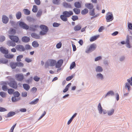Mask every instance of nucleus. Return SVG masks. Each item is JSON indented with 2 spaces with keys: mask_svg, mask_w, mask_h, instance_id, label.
Segmentation results:
<instances>
[{
  "mask_svg": "<svg viewBox=\"0 0 132 132\" xmlns=\"http://www.w3.org/2000/svg\"><path fill=\"white\" fill-rule=\"evenodd\" d=\"M63 5L64 7L66 8H71L72 6L70 3H68L66 2H64L63 3Z\"/></svg>",
  "mask_w": 132,
  "mask_h": 132,
  "instance_id": "2eb2a0df",
  "label": "nucleus"
},
{
  "mask_svg": "<svg viewBox=\"0 0 132 132\" xmlns=\"http://www.w3.org/2000/svg\"><path fill=\"white\" fill-rule=\"evenodd\" d=\"M19 24L20 26L26 29H28L29 28V27L23 22H20Z\"/></svg>",
  "mask_w": 132,
  "mask_h": 132,
  "instance_id": "9d476101",
  "label": "nucleus"
},
{
  "mask_svg": "<svg viewBox=\"0 0 132 132\" xmlns=\"http://www.w3.org/2000/svg\"><path fill=\"white\" fill-rule=\"evenodd\" d=\"M32 46L34 47H38L39 46V44L36 41H34L32 43Z\"/></svg>",
  "mask_w": 132,
  "mask_h": 132,
  "instance_id": "473e14b6",
  "label": "nucleus"
},
{
  "mask_svg": "<svg viewBox=\"0 0 132 132\" xmlns=\"http://www.w3.org/2000/svg\"><path fill=\"white\" fill-rule=\"evenodd\" d=\"M0 51L1 53L4 54L5 55L9 53L8 50L3 47H1L0 48Z\"/></svg>",
  "mask_w": 132,
  "mask_h": 132,
  "instance_id": "9b49d317",
  "label": "nucleus"
},
{
  "mask_svg": "<svg viewBox=\"0 0 132 132\" xmlns=\"http://www.w3.org/2000/svg\"><path fill=\"white\" fill-rule=\"evenodd\" d=\"M32 80V77H31L28 79L26 80V82L29 84L30 82H31Z\"/></svg>",
  "mask_w": 132,
  "mask_h": 132,
  "instance_id": "09e8293b",
  "label": "nucleus"
},
{
  "mask_svg": "<svg viewBox=\"0 0 132 132\" xmlns=\"http://www.w3.org/2000/svg\"><path fill=\"white\" fill-rule=\"evenodd\" d=\"M22 40L23 42L27 43L29 41L30 38H29L28 37L24 36L22 37Z\"/></svg>",
  "mask_w": 132,
  "mask_h": 132,
  "instance_id": "aec40b11",
  "label": "nucleus"
},
{
  "mask_svg": "<svg viewBox=\"0 0 132 132\" xmlns=\"http://www.w3.org/2000/svg\"><path fill=\"white\" fill-rule=\"evenodd\" d=\"M96 71L97 72H102L103 71V69L101 67L98 66L96 68Z\"/></svg>",
  "mask_w": 132,
  "mask_h": 132,
  "instance_id": "e433bc0d",
  "label": "nucleus"
},
{
  "mask_svg": "<svg viewBox=\"0 0 132 132\" xmlns=\"http://www.w3.org/2000/svg\"><path fill=\"white\" fill-rule=\"evenodd\" d=\"M71 83H69L66 86L65 88L63 90V92L65 93L67 92L69 89V87L70 86H71Z\"/></svg>",
  "mask_w": 132,
  "mask_h": 132,
  "instance_id": "cd10ccee",
  "label": "nucleus"
},
{
  "mask_svg": "<svg viewBox=\"0 0 132 132\" xmlns=\"http://www.w3.org/2000/svg\"><path fill=\"white\" fill-rule=\"evenodd\" d=\"M14 96L16 97H18L20 95V93L18 91L15 92L13 93Z\"/></svg>",
  "mask_w": 132,
  "mask_h": 132,
  "instance_id": "c03bdc74",
  "label": "nucleus"
},
{
  "mask_svg": "<svg viewBox=\"0 0 132 132\" xmlns=\"http://www.w3.org/2000/svg\"><path fill=\"white\" fill-rule=\"evenodd\" d=\"M62 44L61 42H59V43H57L56 45V47L57 48H60Z\"/></svg>",
  "mask_w": 132,
  "mask_h": 132,
  "instance_id": "e2e57ef3",
  "label": "nucleus"
},
{
  "mask_svg": "<svg viewBox=\"0 0 132 132\" xmlns=\"http://www.w3.org/2000/svg\"><path fill=\"white\" fill-rule=\"evenodd\" d=\"M97 76L98 78H100L101 79H102L103 78V76L101 73L97 74Z\"/></svg>",
  "mask_w": 132,
  "mask_h": 132,
  "instance_id": "5fc2aeb1",
  "label": "nucleus"
},
{
  "mask_svg": "<svg viewBox=\"0 0 132 132\" xmlns=\"http://www.w3.org/2000/svg\"><path fill=\"white\" fill-rule=\"evenodd\" d=\"M40 27L42 30L40 32L39 34L41 35H46L48 30V27L44 25H40Z\"/></svg>",
  "mask_w": 132,
  "mask_h": 132,
  "instance_id": "f257e3e1",
  "label": "nucleus"
},
{
  "mask_svg": "<svg viewBox=\"0 0 132 132\" xmlns=\"http://www.w3.org/2000/svg\"><path fill=\"white\" fill-rule=\"evenodd\" d=\"M16 49L20 51H24L25 50L24 46L21 45H18L15 47Z\"/></svg>",
  "mask_w": 132,
  "mask_h": 132,
  "instance_id": "0eeeda50",
  "label": "nucleus"
},
{
  "mask_svg": "<svg viewBox=\"0 0 132 132\" xmlns=\"http://www.w3.org/2000/svg\"><path fill=\"white\" fill-rule=\"evenodd\" d=\"M14 56V55L13 54H7L4 55V57L8 59H12Z\"/></svg>",
  "mask_w": 132,
  "mask_h": 132,
  "instance_id": "2f4dec72",
  "label": "nucleus"
},
{
  "mask_svg": "<svg viewBox=\"0 0 132 132\" xmlns=\"http://www.w3.org/2000/svg\"><path fill=\"white\" fill-rule=\"evenodd\" d=\"M10 65L12 69H14L17 66V63L11 62L10 63Z\"/></svg>",
  "mask_w": 132,
  "mask_h": 132,
  "instance_id": "b1692460",
  "label": "nucleus"
},
{
  "mask_svg": "<svg viewBox=\"0 0 132 132\" xmlns=\"http://www.w3.org/2000/svg\"><path fill=\"white\" fill-rule=\"evenodd\" d=\"M2 21L5 24L7 23L9 21V18L6 15H3L2 17Z\"/></svg>",
  "mask_w": 132,
  "mask_h": 132,
  "instance_id": "f8f14e48",
  "label": "nucleus"
},
{
  "mask_svg": "<svg viewBox=\"0 0 132 132\" xmlns=\"http://www.w3.org/2000/svg\"><path fill=\"white\" fill-rule=\"evenodd\" d=\"M0 95L2 97H6V93L3 92H0Z\"/></svg>",
  "mask_w": 132,
  "mask_h": 132,
  "instance_id": "a18cd8bd",
  "label": "nucleus"
},
{
  "mask_svg": "<svg viewBox=\"0 0 132 132\" xmlns=\"http://www.w3.org/2000/svg\"><path fill=\"white\" fill-rule=\"evenodd\" d=\"M76 64L75 62H73L71 64L70 67V69L71 70L73 69L74 67L75 66Z\"/></svg>",
  "mask_w": 132,
  "mask_h": 132,
  "instance_id": "603ef678",
  "label": "nucleus"
},
{
  "mask_svg": "<svg viewBox=\"0 0 132 132\" xmlns=\"http://www.w3.org/2000/svg\"><path fill=\"white\" fill-rule=\"evenodd\" d=\"M23 11L24 14L27 15H29L30 14V11L27 9H24Z\"/></svg>",
  "mask_w": 132,
  "mask_h": 132,
  "instance_id": "79ce46f5",
  "label": "nucleus"
},
{
  "mask_svg": "<svg viewBox=\"0 0 132 132\" xmlns=\"http://www.w3.org/2000/svg\"><path fill=\"white\" fill-rule=\"evenodd\" d=\"M16 125V123H15L14 125L11 128L9 132H13L14 129Z\"/></svg>",
  "mask_w": 132,
  "mask_h": 132,
  "instance_id": "3c124183",
  "label": "nucleus"
},
{
  "mask_svg": "<svg viewBox=\"0 0 132 132\" xmlns=\"http://www.w3.org/2000/svg\"><path fill=\"white\" fill-rule=\"evenodd\" d=\"M5 39V37L3 36H1L0 37V41L1 42L4 41Z\"/></svg>",
  "mask_w": 132,
  "mask_h": 132,
  "instance_id": "774afa93",
  "label": "nucleus"
},
{
  "mask_svg": "<svg viewBox=\"0 0 132 132\" xmlns=\"http://www.w3.org/2000/svg\"><path fill=\"white\" fill-rule=\"evenodd\" d=\"M72 19L73 21H75L78 20V17L76 15H73L72 18Z\"/></svg>",
  "mask_w": 132,
  "mask_h": 132,
  "instance_id": "6e6d98bb",
  "label": "nucleus"
},
{
  "mask_svg": "<svg viewBox=\"0 0 132 132\" xmlns=\"http://www.w3.org/2000/svg\"><path fill=\"white\" fill-rule=\"evenodd\" d=\"M127 81L128 83H129L131 86H132V76L131 78L128 79Z\"/></svg>",
  "mask_w": 132,
  "mask_h": 132,
  "instance_id": "052dcab7",
  "label": "nucleus"
},
{
  "mask_svg": "<svg viewBox=\"0 0 132 132\" xmlns=\"http://www.w3.org/2000/svg\"><path fill=\"white\" fill-rule=\"evenodd\" d=\"M16 33L15 30L12 28L10 29L9 31H8V33L10 35H14Z\"/></svg>",
  "mask_w": 132,
  "mask_h": 132,
  "instance_id": "5701e85b",
  "label": "nucleus"
},
{
  "mask_svg": "<svg viewBox=\"0 0 132 132\" xmlns=\"http://www.w3.org/2000/svg\"><path fill=\"white\" fill-rule=\"evenodd\" d=\"M63 61L62 59H60L58 60L55 64V67L56 68L60 67L62 64Z\"/></svg>",
  "mask_w": 132,
  "mask_h": 132,
  "instance_id": "1a4fd4ad",
  "label": "nucleus"
},
{
  "mask_svg": "<svg viewBox=\"0 0 132 132\" xmlns=\"http://www.w3.org/2000/svg\"><path fill=\"white\" fill-rule=\"evenodd\" d=\"M88 11L87 9H85L84 10L82 11L81 12V14L83 15L85 14L88 13Z\"/></svg>",
  "mask_w": 132,
  "mask_h": 132,
  "instance_id": "58836bf2",
  "label": "nucleus"
},
{
  "mask_svg": "<svg viewBox=\"0 0 132 132\" xmlns=\"http://www.w3.org/2000/svg\"><path fill=\"white\" fill-rule=\"evenodd\" d=\"M7 44L9 46H15L16 44L15 42L11 40H9L7 42Z\"/></svg>",
  "mask_w": 132,
  "mask_h": 132,
  "instance_id": "4468645a",
  "label": "nucleus"
},
{
  "mask_svg": "<svg viewBox=\"0 0 132 132\" xmlns=\"http://www.w3.org/2000/svg\"><path fill=\"white\" fill-rule=\"evenodd\" d=\"M40 79V78L38 77L37 76H35L34 77V79L36 81H38Z\"/></svg>",
  "mask_w": 132,
  "mask_h": 132,
  "instance_id": "bf43d9fd",
  "label": "nucleus"
},
{
  "mask_svg": "<svg viewBox=\"0 0 132 132\" xmlns=\"http://www.w3.org/2000/svg\"><path fill=\"white\" fill-rule=\"evenodd\" d=\"M2 84L3 85L2 86V89L4 91H6L7 89V82H3Z\"/></svg>",
  "mask_w": 132,
  "mask_h": 132,
  "instance_id": "dca6fc26",
  "label": "nucleus"
},
{
  "mask_svg": "<svg viewBox=\"0 0 132 132\" xmlns=\"http://www.w3.org/2000/svg\"><path fill=\"white\" fill-rule=\"evenodd\" d=\"M67 17L65 15L63 14L60 16V18L61 19L64 21H66L68 19Z\"/></svg>",
  "mask_w": 132,
  "mask_h": 132,
  "instance_id": "bb28decb",
  "label": "nucleus"
},
{
  "mask_svg": "<svg viewBox=\"0 0 132 132\" xmlns=\"http://www.w3.org/2000/svg\"><path fill=\"white\" fill-rule=\"evenodd\" d=\"M50 66V65L48 61H47L45 63V68H48Z\"/></svg>",
  "mask_w": 132,
  "mask_h": 132,
  "instance_id": "69168bd1",
  "label": "nucleus"
},
{
  "mask_svg": "<svg viewBox=\"0 0 132 132\" xmlns=\"http://www.w3.org/2000/svg\"><path fill=\"white\" fill-rule=\"evenodd\" d=\"M39 101V99L38 98H36L35 100L31 101L30 103V104L32 105L35 104L37 103Z\"/></svg>",
  "mask_w": 132,
  "mask_h": 132,
  "instance_id": "c85d7f7f",
  "label": "nucleus"
},
{
  "mask_svg": "<svg viewBox=\"0 0 132 132\" xmlns=\"http://www.w3.org/2000/svg\"><path fill=\"white\" fill-rule=\"evenodd\" d=\"M16 16L17 19H20L21 16V13L20 12H18L16 14Z\"/></svg>",
  "mask_w": 132,
  "mask_h": 132,
  "instance_id": "c9c22d12",
  "label": "nucleus"
},
{
  "mask_svg": "<svg viewBox=\"0 0 132 132\" xmlns=\"http://www.w3.org/2000/svg\"><path fill=\"white\" fill-rule=\"evenodd\" d=\"M96 47V45L95 44H91L89 47L87 48L86 50V52L87 53H89L95 50Z\"/></svg>",
  "mask_w": 132,
  "mask_h": 132,
  "instance_id": "f03ea898",
  "label": "nucleus"
},
{
  "mask_svg": "<svg viewBox=\"0 0 132 132\" xmlns=\"http://www.w3.org/2000/svg\"><path fill=\"white\" fill-rule=\"evenodd\" d=\"M8 62V60L5 59H0V63L6 64Z\"/></svg>",
  "mask_w": 132,
  "mask_h": 132,
  "instance_id": "c756f323",
  "label": "nucleus"
},
{
  "mask_svg": "<svg viewBox=\"0 0 132 132\" xmlns=\"http://www.w3.org/2000/svg\"><path fill=\"white\" fill-rule=\"evenodd\" d=\"M85 6L86 7L90 9H92L94 7L93 5L90 3H86L85 4Z\"/></svg>",
  "mask_w": 132,
  "mask_h": 132,
  "instance_id": "f3484780",
  "label": "nucleus"
},
{
  "mask_svg": "<svg viewBox=\"0 0 132 132\" xmlns=\"http://www.w3.org/2000/svg\"><path fill=\"white\" fill-rule=\"evenodd\" d=\"M16 97H13L12 98V101L13 102H16L19 100L20 99L19 98H16Z\"/></svg>",
  "mask_w": 132,
  "mask_h": 132,
  "instance_id": "49530a36",
  "label": "nucleus"
},
{
  "mask_svg": "<svg viewBox=\"0 0 132 132\" xmlns=\"http://www.w3.org/2000/svg\"><path fill=\"white\" fill-rule=\"evenodd\" d=\"M38 11L37 7L36 5H34L33 6L32 11L34 12H36Z\"/></svg>",
  "mask_w": 132,
  "mask_h": 132,
  "instance_id": "ea45409f",
  "label": "nucleus"
},
{
  "mask_svg": "<svg viewBox=\"0 0 132 132\" xmlns=\"http://www.w3.org/2000/svg\"><path fill=\"white\" fill-rule=\"evenodd\" d=\"M17 65L19 67H23L24 66V64L20 62L17 63Z\"/></svg>",
  "mask_w": 132,
  "mask_h": 132,
  "instance_id": "8fccbe9b",
  "label": "nucleus"
},
{
  "mask_svg": "<svg viewBox=\"0 0 132 132\" xmlns=\"http://www.w3.org/2000/svg\"><path fill=\"white\" fill-rule=\"evenodd\" d=\"M63 14L65 15L67 17H69L73 14V12L72 11H64L63 12Z\"/></svg>",
  "mask_w": 132,
  "mask_h": 132,
  "instance_id": "6e6552de",
  "label": "nucleus"
},
{
  "mask_svg": "<svg viewBox=\"0 0 132 132\" xmlns=\"http://www.w3.org/2000/svg\"><path fill=\"white\" fill-rule=\"evenodd\" d=\"M31 36L32 38L36 39H39L40 38L39 35L35 33H32L31 34Z\"/></svg>",
  "mask_w": 132,
  "mask_h": 132,
  "instance_id": "a211bd4d",
  "label": "nucleus"
},
{
  "mask_svg": "<svg viewBox=\"0 0 132 132\" xmlns=\"http://www.w3.org/2000/svg\"><path fill=\"white\" fill-rule=\"evenodd\" d=\"M125 87L128 88V91H129L130 90V87L128 83H126Z\"/></svg>",
  "mask_w": 132,
  "mask_h": 132,
  "instance_id": "864d4df0",
  "label": "nucleus"
},
{
  "mask_svg": "<svg viewBox=\"0 0 132 132\" xmlns=\"http://www.w3.org/2000/svg\"><path fill=\"white\" fill-rule=\"evenodd\" d=\"M60 24L56 22H54L53 24V26L54 27H57L59 26Z\"/></svg>",
  "mask_w": 132,
  "mask_h": 132,
  "instance_id": "680f3d73",
  "label": "nucleus"
},
{
  "mask_svg": "<svg viewBox=\"0 0 132 132\" xmlns=\"http://www.w3.org/2000/svg\"><path fill=\"white\" fill-rule=\"evenodd\" d=\"M50 64V66H54L56 63V61L54 60L50 59L48 60Z\"/></svg>",
  "mask_w": 132,
  "mask_h": 132,
  "instance_id": "ddd939ff",
  "label": "nucleus"
},
{
  "mask_svg": "<svg viewBox=\"0 0 132 132\" xmlns=\"http://www.w3.org/2000/svg\"><path fill=\"white\" fill-rule=\"evenodd\" d=\"M60 0H53V3L55 4L58 5L60 3Z\"/></svg>",
  "mask_w": 132,
  "mask_h": 132,
  "instance_id": "4d7b16f0",
  "label": "nucleus"
},
{
  "mask_svg": "<svg viewBox=\"0 0 132 132\" xmlns=\"http://www.w3.org/2000/svg\"><path fill=\"white\" fill-rule=\"evenodd\" d=\"M98 109L99 111V112L100 114H102V108L101 106L100 103H99L98 104Z\"/></svg>",
  "mask_w": 132,
  "mask_h": 132,
  "instance_id": "a878e982",
  "label": "nucleus"
},
{
  "mask_svg": "<svg viewBox=\"0 0 132 132\" xmlns=\"http://www.w3.org/2000/svg\"><path fill=\"white\" fill-rule=\"evenodd\" d=\"M8 84L11 87L14 89H16L18 87V84L16 81L15 80H12L8 83Z\"/></svg>",
  "mask_w": 132,
  "mask_h": 132,
  "instance_id": "7ed1b4c3",
  "label": "nucleus"
},
{
  "mask_svg": "<svg viewBox=\"0 0 132 132\" xmlns=\"http://www.w3.org/2000/svg\"><path fill=\"white\" fill-rule=\"evenodd\" d=\"M9 37L15 43H17L19 40L18 37L16 36L9 35Z\"/></svg>",
  "mask_w": 132,
  "mask_h": 132,
  "instance_id": "423d86ee",
  "label": "nucleus"
},
{
  "mask_svg": "<svg viewBox=\"0 0 132 132\" xmlns=\"http://www.w3.org/2000/svg\"><path fill=\"white\" fill-rule=\"evenodd\" d=\"M73 11L75 13L77 14H79L80 13V10L76 8H74L73 9Z\"/></svg>",
  "mask_w": 132,
  "mask_h": 132,
  "instance_id": "72a5a7b5",
  "label": "nucleus"
},
{
  "mask_svg": "<svg viewBox=\"0 0 132 132\" xmlns=\"http://www.w3.org/2000/svg\"><path fill=\"white\" fill-rule=\"evenodd\" d=\"M114 95V93L112 91H109L106 94L105 96H106L109 95Z\"/></svg>",
  "mask_w": 132,
  "mask_h": 132,
  "instance_id": "de8ad7c7",
  "label": "nucleus"
},
{
  "mask_svg": "<svg viewBox=\"0 0 132 132\" xmlns=\"http://www.w3.org/2000/svg\"><path fill=\"white\" fill-rule=\"evenodd\" d=\"M106 19L107 22H110L113 20V17L112 13L108 12L106 14Z\"/></svg>",
  "mask_w": 132,
  "mask_h": 132,
  "instance_id": "20e7f679",
  "label": "nucleus"
},
{
  "mask_svg": "<svg viewBox=\"0 0 132 132\" xmlns=\"http://www.w3.org/2000/svg\"><path fill=\"white\" fill-rule=\"evenodd\" d=\"M15 78L18 81H22L24 79V76L22 74H18L15 75Z\"/></svg>",
  "mask_w": 132,
  "mask_h": 132,
  "instance_id": "39448f33",
  "label": "nucleus"
},
{
  "mask_svg": "<svg viewBox=\"0 0 132 132\" xmlns=\"http://www.w3.org/2000/svg\"><path fill=\"white\" fill-rule=\"evenodd\" d=\"M100 36L99 35L95 36L92 37L90 39V41L91 42H93L96 40Z\"/></svg>",
  "mask_w": 132,
  "mask_h": 132,
  "instance_id": "412c9836",
  "label": "nucleus"
},
{
  "mask_svg": "<svg viewBox=\"0 0 132 132\" xmlns=\"http://www.w3.org/2000/svg\"><path fill=\"white\" fill-rule=\"evenodd\" d=\"M25 49L27 50H29L31 49V46L29 45H26L25 46Z\"/></svg>",
  "mask_w": 132,
  "mask_h": 132,
  "instance_id": "0e129e2a",
  "label": "nucleus"
},
{
  "mask_svg": "<svg viewBox=\"0 0 132 132\" xmlns=\"http://www.w3.org/2000/svg\"><path fill=\"white\" fill-rule=\"evenodd\" d=\"M38 27V26L37 25H31L30 27V29L33 31L36 30Z\"/></svg>",
  "mask_w": 132,
  "mask_h": 132,
  "instance_id": "6ab92c4d",
  "label": "nucleus"
},
{
  "mask_svg": "<svg viewBox=\"0 0 132 132\" xmlns=\"http://www.w3.org/2000/svg\"><path fill=\"white\" fill-rule=\"evenodd\" d=\"M15 113L14 112L11 111L9 112L7 114V117H10L12 116L15 114Z\"/></svg>",
  "mask_w": 132,
  "mask_h": 132,
  "instance_id": "7c9ffc66",
  "label": "nucleus"
},
{
  "mask_svg": "<svg viewBox=\"0 0 132 132\" xmlns=\"http://www.w3.org/2000/svg\"><path fill=\"white\" fill-rule=\"evenodd\" d=\"M90 14L91 15L93 16L95 15V13L94 12V9H93L92 10L90 11L89 12Z\"/></svg>",
  "mask_w": 132,
  "mask_h": 132,
  "instance_id": "338daca9",
  "label": "nucleus"
},
{
  "mask_svg": "<svg viewBox=\"0 0 132 132\" xmlns=\"http://www.w3.org/2000/svg\"><path fill=\"white\" fill-rule=\"evenodd\" d=\"M81 25L78 24L76 26L74 27V29L75 31H79L81 29Z\"/></svg>",
  "mask_w": 132,
  "mask_h": 132,
  "instance_id": "4be33fe9",
  "label": "nucleus"
},
{
  "mask_svg": "<svg viewBox=\"0 0 132 132\" xmlns=\"http://www.w3.org/2000/svg\"><path fill=\"white\" fill-rule=\"evenodd\" d=\"M14 91V90L13 89L10 88L8 89V93L10 94H13Z\"/></svg>",
  "mask_w": 132,
  "mask_h": 132,
  "instance_id": "37998d69",
  "label": "nucleus"
},
{
  "mask_svg": "<svg viewBox=\"0 0 132 132\" xmlns=\"http://www.w3.org/2000/svg\"><path fill=\"white\" fill-rule=\"evenodd\" d=\"M114 109H112L110 110L108 112V114L109 116H111L113 114V113H114Z\"/></svg>",
  "mask_w": 132,
  "mask_h": 132,
  "instance_id": "4c0bfd02",
  "label": "nucleus"
},
{
  "mask_svg": "<svg viewBox=\"0 0 132 132\" xmlns=\"http://www.w3.org/2000/svg\"><path fill=\"white\" fill-rule=\"evenodd\" d=\"M128 27L129 29L132 30V23L128 22Z\"/></svg>",
  "mask_w": 132,
  "mask_h": 132,
  "instance_id": "13d9d810",
  "label": "nucleus"
},
{
  "mask_svg": "<svg viewBox=\"0 0 132 132\" xmlns=\"http://www.w3.org/2000/svg\"><path fill=\"white\" fill-rule=\"evenodd\" d=\"M23 57L22 55H20L17 56L16 60L20 62L21 61V59Z\"/></svg>",
  "mask_w": 132,
  "mask_h": 132,
  "instance_id": "a19ab883",
  "label": "nucleus"
},
{
  "mask_svg": "<svg viewBox=\"0 0 132 132\" xmlns=\"http://www.w3.org/2000/svg\"><path fill=\"white\" fill-rule=\"evenodd\" d=\"M23 88L26 90H28L30 88L29 86L27 84H23Z\"/></svg>",
  "mask_w": 132,
  "mask_h": 132,
  "instance_id": "393cba45",
  "label": "nucleus"
},
{
  "mask_svg": "<svg viewBox=\"0 0 132 132\" xmlns=\"http://www.w3.org/2000/svg\"><path fill=\"white\" fill-rule=\"evenodd\" d=\"M75 6L77 8H80L81 6V4L79 2H76L75 3Z\"/></svg>",
  "mask_w": 132,
  "mask_h": 132,
  "instance_id": "f704fd0d",
  "label": "nucleus"
}]
</instances>
